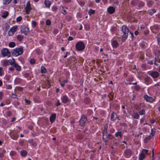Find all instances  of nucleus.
I'll use <instances>...</instances> for the list:
<instances>
[{
  "instance_id": "1",
  "label": "nucleus",
  "mask_w": 160,
  "mask_h": 160,
  "mask_svg": "<svg viewBox=\"0 0 160 160\" xmlns=\"http://www.w3.org/2000/svg\"><path fill=\"white\" fill-rule=\"evenodd\" d=\"M122 31L123 35L122 39V41L124 42L128 36L129 30L126 26H123L122 27Z\"/></svg>"
},
{
  "instance_id": "2",
  "label": "nucleus",
  "mask_w": 160,
  "mask_h": 160,
  "mask_svg": "<svg viewBox=\"0 0 160 160\" xmlns=\"http://www.w3.org/2000/svg\"><path fill=\"white\" fill-rule=\"evenodd\" d=\"M75 47L77 50L79 51H81L85 48V45L83 42L80 41L76 43Z\"/></svg>"
},
{
  "instance_id": "3",
  "label": "nucleus",
  "mask_w": 160,
  "mask_h": 160,
  "mask_svg": "<svg viewBox=\"0 0 160 160\" xmlns=\"http://www.w3.org/2000/svg\"><path fill=\"white\" fill-rule=\"evenodd\" d=\"M23 48H15L12 52V54L16 57L21 54L23 52Z\"/></svg>"
},
{
  "instance_id": "4",
  "label": "nucleus",
  "mask_w": 160,
  "mask_h": 160,
  "mask_svg": "<svg viewBox=\"0 0 160 160\" xmlns=\"http://www.w3.org/2000/svg\"><path fill=\"white\" fill-rule=\"evenodd\" d=\"M107 129H104L103 131V139L104 142H105V145L106 144V142L109 137L111 136L110 134H108L107 133Z\"/></svg>"
},
{
  "instance_id": "5",
  "label": "nucleus",
  "mask_w": 160,
  "mask_h": 160,
  "mask_svg": "<svg viewBox=\"0 0 160 160\" xmlns=\"http://www.w3.org/2000/svg\"><path fill=\"white\" fill-rule=\"evenodd\" d=\"M1 54L2 56L4 57H9L10 56L11 54L8 50L6 48H3L1 50Z\"/></svg>"
},
{
  "instance_id": "6",
  "label": "nucleus",
  "mask_w": 160,
  "mask_h": 160,
  "mask_svg": "<svg viewBox=\"0 0 160 160\" xmlns=\"http://www.w3.org/2000/svg\"><path fill=\"white\" fill-rule=\"evenodd\" d=\"M20 31L22 33H24L25 35H26L29 32V29L28 27L26 26H21Z\"/></svg>"
},
{
  "instance_id": "7",
  "label": "nucleus",
  "mask_w": 160,
  "mask_h": 160,
  "mask_svg": "<svg viewBox=\"0 0 160 160\" xmlns=\"http://www.w3.org/2000/svg\"><path fill=\"white\" fill-rule=\"evenodd\" d=\"M18 28V26L17 25L14 26L11 28L8 31V34L9 36H12L14 33V32L16 31Z\"/></svg>"
},
{
  "instance_id": "8",
  "label": "nucleus",
  "mask_w": 160,
  "mask_h": 160,
  "mask_svg": "<svg viewBox=\"0 0 160 160\" xmlns=\"http://www.w3.org/2000/svg\"><path fill=\"white\" fill-rule=\"evenodd\" d=\"M148 150L142 149V153L140 154L139 160H143L145 158V154L148 153Z\"/></svg>"
},
{
  "instance_id": "9",
  "label": "nucleus",
  "mask_w": 160,
  "mask_h": 160,
  "mask_svg": "<svg viewBox=\"0 0 160 160\" xmlns=\"http://www.w3.org/2000/svg\"><path fill=\"white\" fill-rule=\"evenodd\" d=\"M25 12L27 14H28L29 13L32 8L31 6V4L30 1H28L26 3V6L25 8Z\"/></svg>"
},
{
  "instance_id": "10",
  "label": "nucleus",
  "mask_w": 160,
  "mask_h": 160,
  "mask_svg": "<svg viewBox=\"0 0 160 160\" xmlns=\"http://www.w3.org/2000/svg\"><path fill=\"white\" fill-rule=\"evenodd\" d=\"M148 74L152 76L153 78H156L158 77L159 74L158 72L156 71H151L148 72Z\"/></svg>"
},
{
  "instance_id": "11",
  "label": "nucleus",
  "mask_w": 160,
  "mask_h": 160,
  "mask_svg": "<svg viewBox=\"0 0 160 160\" xmlns=\"http://www.w3.org/2000/svg\"><path fill=\"white\" fill-rule=\"evenodd\" d=\"M87 120L86 117L84 115H83L79 121L80 125H82L84 124Z\"/></svg>"
},
{
  "instance_id": "12",
  "label": "nucleus",
  "mask_w": 160,
  "mask_h": 160,
  "mask_svg": "<svg viewBox=\"0 0 160 160\" xmlns=\"http://www.w3.org/2000/svg\"><path fill=\"white\" fill-rule=\"evenodd\" d=\"M61 99L62 102L64 103H67L69 101L68 96L66 95H64L61 98Z\"/></svg>"
},
{
  "instance_id": "13",
  "label": "nucleus",
  "mask_w": 160,
  "mask_h": 160,
  "mask_svg": "<svg viewBox=\"0 0 160 160\" xmlns=\"http://www.w3.org/2000/svg\"><path fill=\"white\" fill-rule=\"evenodd\" d=\"M144 98L147 102H152L153 101V98L151 97L148 96L147 95H145Z\"/></svg>"
},
{
  "instance_id": "14",
  "label": "nucleus",
  "mask_w": 160,
  "mask_h": 160,
  "mask_svg": "<svg viewBox=\"0 0 160 160\" xmlns=\"http://www.w3.org/2000/svg\"><path fill=\"white\" fill-rule=\"evenodd\" d=\"M124 154L125 156L127 158L130 157L132 154L131 151L129 149H126L124 152Z\"/></svg>"
},
{
  "instance_id": "15",
  "label": "nucleus",
  "mask_w": 160,
  "mask_h": 160,
  "mask_svg": "<svg viewBox=\"0 0 160 160\" xmlns=\"http://www.w3.org/2000/svg\"><path fill=\"white\" fill-rule=\"evenodd\" d=\"M56 114L55 113H53L50 115L49 119L50 122L52 123L54 121L56 118Z\"/></svg>"
},
{
  "instance_id": "16",
  "label": "nucleus",
  "mask_w": 160,
  "mask_h": 160,
  "mask_svg": "<svg viewBox=\"0 0 160 160\" xmlns=\"http://www.w3.org/2000/svg\"><path fill=\"white\" fill-rule=\"evenodd\" d=\"M111 44L113 48H116L118 46V43L116 40H113L111 41Z\"/></svg>"
},
{
  "instance_id": "17",
  "label": "nucleus",
  "mask_w": 160,
  "mask_h": 160,
  "mask_svg": "<svg viewBox=\"0 0 160 160\" xmlns=\"http://www.w3.org/2000/svg\"><path fill=\"white\" fill-rule=\"evenodd\" d=\"M115 11V8L112 6L109 7L108 9V11L110 14L113 13Z\"/></svg>"
},
{
  "instance_id": "18",
  "label": "nucleus",
  "mask_w": 160,
  "mask_h": 160,
  "mask_svg": "<svg viewBox=\"0 0 160 160\" xmlns=\"http://www.w3.org/2000/svg\"><path fill=\"white\" fill-rule=\"evenodd\" d=\"M44 3L46 7L48 8H50L52 4L51 2L49 0H45Z\"/></svg>"
},
{
  "instance_id": "19",
  "label": "nucleus",
  "mask_w": 160,
  "mask_h": 160,
  "mask_svg": "<svg viewBox=\"0 0 160 160\" xmlns=\"http://www.w3.org/2000/svg\"><path fill=\"white\" fill-rule=\"evenodd\" d=\"M117 118H119L117 117V115L114 112H112L111 114V120L112 121H114Z\"/></svg>"
},
{
  "instance_id": "20",
  "label": "nucleus",
  "mask_w": 160,
  "mask_h": 160,
  "mask_svg": "<svg viewBox=\"0 0 160 160\" xmlns=\"http://www.w3.org/2000/svg\"><path fill=\"white\" fill-rule=\"evenodd\" d=\"M11 138L14 140H16L18 139V135L16 133H13L11 136Z\"/></svg>"
},
{
  "instance_id": "21",
  "label": "nucleus",
  "mask_w": 160,
  "mask_h": 160,
  "mask_svg": "<svg viewBox=\"0 0 160 160\" xmlns=\"http://www.w3.org/2000/svg\"><path fill=\"white\" fill-rule=\"evenodd\" d=\"M59 82L61 86L63 87L64 86L65 84L68 82V80L66 79L61 81L60 80H59Z\"/></svg>"
},
{
  "instance_id": "22",
  "label": "nucleus",
  "mask_w": 160,
  "mask_h": 160,
  "mask_svg": "<svg viewBox=\"0 0 160 160\" xmlns=\"http://www.w3.org/2000/svg\"><path fill=\"white\" fill-rule=\"evenodd\" d=\"M13 66L15 68L16 70L18 71H20L21 70V68L18 63L15 62Z\"/></svg>"
},
{
  "instance_id": "23",
  "label": "nucleus",
  "mask_w": 160,
  "mask_h": 160,
  "mask_svg": "<svg viewBox=\"0 0 160 160\" xmlns=\"http://www.w3.org/2000/svg\"><path fill=\"white\" fill-rule=\"evenodd\" d=\"M8 61L9 65H14L15 63V60L14 58H12V59L8 60Z\"/></svg>"
},
{
  "instance_id": "24",
  "label": "nucleus",
  "mask_w": 160,
  "mask_h": 160,
  "mask_svg": "<svg viewBox=\"0 0 160 160\" xmlns=\"http://www.w3.org/2000/svg\"><path fill=\"white\" fill-rule=\"evenodd\" d=\"M8 12L7 11H5L2 13V17L3 18H6L8 15Z\"/></svg>"
},
{
  "instance_id": "25",
  "label": "nucleus",
  "mask_w": 160,
  "mask_h": 160,
  "mask_svg": "<svg viewBox=\"0 0 160 160\" xmlns=\"http://www.w3.org/2000/svg\"><path fill=\"white\" fill-rule=\"evenodd\" d=\"M27 154V152L26 151L22 150L20 154L22 157H24L26 156Z\"/></svg>"
},
{
  "instance_id": "26",
  "label": "nucleus",
  "mask_w": 160,
  "mask_h": 160,
  "mask_svg": "<svg viewBox=\"0 0 160 160\" xmlns=\"http://www.w3.org/2000/svg\"><path fill=\"white\" fill-rule=\"evenodd\" d=\"M156 12V11L155 9H151L148 11V13L149 14L152 16Z\"/></svg>"
},
{
  "instance_id": "27",
  "label": "nucleus",
  "mask_w": 160,
  "mask_h": 160,
  "mask_svg": "<svg viewBox=\"0 0 160 160\" xmlns=\"http://www.w3.org/2000/svg\"><path fill=\"white\" fill-rule=\"evenodd\" d=\"M132 116L134 118L138 119L139 118V116L138 114L136 113H134L132 115Z\"/></svg>"
},
{
  "instance_id": "28",
  "label": "nucleus",
  "mask_w": 160,
  "mask_h": 160,
  "mask_svg": "<svg viewBox=\"0 0 160 160\" xmlns=\"http://www.w3.org/2000/svg\"><path fill=\"white\" fill-rule=\"evenodd\" d=\"M41 72L42 73H45L46 72V69L43 66H42L41 68Z\"/></svg>"
},
{
  "instance_id": "29",
  "label": "nucleus",
  "mask_w": 160,
  "mask_h": 160,
  "mask_svg": "<svg viewBox=\"0 0 160 160\" xmlns=\"http://www.w3.org/2000/svg\"><path fill=\"white\" fill-rule=\"evenodd\" d=\"M16 46V44L14 42H10L9 44V46L10 48H13Z\"/></svg>"
},
{
  "instance_id": "30",
  "label": "nucleus",
  "mask_w": 160,
  "mask_h": 160,
  "mask_svg": "<svg viewBox=\"0 0 160 160\" xmlns=\"http://www.w3.org/2000/svg\"><path fill=\"white\" fill-rule=\"evenodd\" d=\"M115 135L116 137L119 136L120 137H121L122 136V134L121 132L118 131L115 133Z\"/></svg>"
},
{
  "instance_id": "31",
  "label": "nucleus",
  "mask_w": 160,
  "mask_h": 160,
  "mask_svg": "<svg viewBox=\"0 0 160 160\" xmlns=\"http://www.w3.org/2000/svg\"><path fill=\"white\" fill-rule=\"evenodd\" d=\"M23 37L20 35H18L17 36V38L18 40L21 41L23 39Z\"/></svg>"
},
{
  "instance_id": "32",
  "label": "nucleus",
  "mask_w": 160,
  "mask_h": 160,
  "mask_svg": "<svg viewBox=\"0 0 160 160\" xmlns=\"http://www.w3.org/2000/svg\"><path fill=\"white\" fill-rule=\"evenodd\" d=\"M95 11L94 10L90 9L88 11V14L90 15H92L94 14L95 13Z\"/></svg>"
},
{
  "instance_id": "33",
  "label": "nucleus",
  "mask_w": 160,
  "mask_h": 160,
  "mask_svg": "<svg viewBox=\"0 0 160 160\" xmlns=\"http://www.w3.org/2000/svg\"><path fill=\"white\" fill-rule=\"evenodd\" d=\"M3 66H6L9 65L8 61V60H4L3 62Z\"/></svg>"
},
{
  "instance_id": "34",
  "label": "nucleus",
  "mask_w": 160,
  "mask_h": 160,
  "mask_svg": "<svg viewBox=\"0 0 160 160\" xmlns=\"http://www.w3.org/2000/svg\"><path fill=\"white\" fill-rule=\"evenodd\" d=\"M58 9V8L57 6H54L52 8V10L53 11L56 12Z\"/></svg>"
},
{
  "instance_id": "35",
  "label": "nucleus",
  "mask_w": 160,
  "mask_h": 160,
  "mask_svg": "<svg viewBox=\"0 0 160 160\" xmlns=\"http://www.w3.org/2000/svg\"><path fill=\"white\" fill-rule=\"evenodd\" d=\"M152 136L150 135L146 137V138L144 139V141L145 142H147L149 140H150L152 137Z\"/></svg>"
},
{
  "instance_id": "36",
  "label": "nucleus",
  "mask_w": 160,
  "mask_h": 160,
  "mask_svg": "<svg viewBox=\"0 0 160 160\" xmlns=\"http://www.w3.org/2000/svg\"><path fill=\"white\" fill-rule=\"evenodd\" d=\"M31 24H32V27H34V28L37 25V23L35 21H32Z\"/></svg>"
},
{
  "instance_id": "37",
  "label": "nucleus",
  "mask_w": 160,
  "mask_h": 160,
  "mask_svg": "<svg viewBox=\"0 0 160 160\" xmlns=\"http://www.w3.org/2000/svg\"><path fill=\"white\" fill-rule=\"evenodd\" d=\"M12 0H3V3L5 4H8Z\"/></svg>"
},
{
  "instance_id": "38",
  "label": "nucleus",
  "mask_w": 160,
  "mask_h": 160,
  "mask_svg": "<svg viewBox=\"0 0 160 160\" xmlns=\"http://www.w3.org/2000/svg\"><path fill=\"white\" fill-rule=\"evenodd\" d=\"M147 5L148 7H150L152 6L153 3L152 2L149 1L147 2Z\"/></svg>"
},
{
  "instance_id": "39",
  "label": "nucleus",
  "mask_w": 160,
  "mask_h": 160,
  "mask_svg": "<svg viewBox=\"0 0 160 160\" xmlns=\"http://www.w3.org/2000/svg\"><path fill=\"white\" fill-rule=\"evenodd\" d=\"M22 19V17L21 16H19L17 18L16 21L17 22H19L21 21Z\"/></svg>"
},
{
  "instance_id": "40",
  "label": "nucleus",
  "mask_w": 160,
  "mask_h": 160,
  "mask_svg": "<svg viewBox=\"0 0 160 160\" xmlns=\"http://www.w3.org/2000/svg\"><path fill=\"white\" fill-rule=\"evenodd\" d=\"M151 132L150 133V135L152 136V137H153L155 133V130H154L153 129H152L151 130Z\"/></svg>"
},
{
  "instance_id": "41",
  "label": "nucleus",
  "mask_w": 160,
  "mask_h": 160,
  "mask_svg": "<svg viewBox=\"0 0 160 160\" xmlns=\"http://www.w3.org/2000/svg\"><path fill=\"white\" fill-rule=\"evenodd\" d=\"M5 78L7 80L8 82H10V77L9 76H6L5 77Z\"/></svg>"
},
{
  "instance_id": "42",
  "label": "nucleus",
  "mask_w": 160,
  "mask_h": 160,
  "mask_svg": "<svg viewBox=\"0 0 160 160\" xmlns=\"http://www.w3.org/2000/svg\"><path fill=\"white\" fill-rule=\"evenodd\" d=\"M139 114L140 115H144L145 114V111L144 109H142L139 112Z\"/></svg>"
},
{
  "instance_id": "43",
  "label": "nucleus",
  "mask_w": 160,
  "mask_h": 160,
  "mask_svg": "<svg viewBox=\"0 0 160 160\" xmlns=\"http://www.w3.org/2000/svg\"><path fill=\"white\" fill-rule=\"evenodd\" d=\"M51 21L50 20L48 19L46 21V24L47 25H49L51 24Z\"/></svg>"
},
{
  "instance_id": "44",
  "label": "nucleus",
  "mask_w": 160,
  "mask_h": 160,
  "mask_svg": "<svg viewBox=\"0 0 160 160\" xmlns=\"http://www.w3.org/2000/svg\"><path fill=\"white\" fill-rule=\"evenodd\" d=\"M25 103L28 105L30 104L31 103V102L30 100H28L27 99H25Z\"/></svg>"
},
{
  "instance_id": "45",
  "label": "nucleus",
  "mask_w": 160,
  "mask_h": 160,
  "mask_svg": "<svg viewBox=\"0 0 160 160\" xmlns=\"http://www.w3.org/2000/svg\"><path fill=\"white\" fill-rule=\"evenodd\" d=\"M84 28L86 30H88L89 29V26L88 24H86L85 25Z\"/></svg>"
},
{
  "instance_id": "46",
  "label": "nucleus",
  "mask_w": 160,
  "mask_h": 160,
  "mask_svg": "<svg viewBox=\"0 0 160 160\" xmlns=\"http://www.w3.org/2000/svg\"><path fill=\"white\" fill-rule=\"evenodd\" d=\"M140 88V87L139 85H136L135 87V89L137 91L139 90Z\"/></svg>"
},
{
  "instance_id": "47",
  "label": "nucleus",
  "mask_w": 160,
  "mask_h": 160,
  "mask_svg": "<svg viewBox=\"0 0 160 160\" xmlns=\"http://www.w3.org/2000/svg\"><path fill=\"white\" fill-rule=\"evenodd\" d=\"M35 60L33 59H31L30 60V62L31 64H33L35 63Z\"/></svg>"
},
{
  "instance_id": "48",
  "label": "nucleus",
  "mask_w": 160,
  "mask_h": 160,
  "mask_svg": "<svg viewBox=\"0 0 160 160\" xmlns=\"http://www.w3.org/2000/svg\"><path fill=\"white\" fill-rule=\"evenodd\" d=\"M145 80L146 82H148L150 81V78L149 77H147L145 78Z\"/></svg>"
},
{
  "instance_id": "49",
  "label": "nucleus",
  "mask_w": 160,
  "mask_h": 160,
  "mask_svg": "<svg viewBox=\"0 0 160 160\" xmlns=\"http://www.w3.org/2000/svg\"><path fill=\"white\" fill-rule=\"evenodd\" d=\"M6 88L7 89H10L12 88V86L11 85H6Z\"/></svg>"
},
{
  "instance_id": "50",
  "label": "nucleus",
  "mask_w": 160,
  "mask_h": 160,
  "mask_svg": "<svg viewBox=\"0 0 160 160\" xmlns=\"http://www.w3.org/2000/svg\"><path fill=\"white\" fill-rule=\"evenodd\" d=\"M3 71L2 68V67H0V76L2 75Z\"/></svg>"
},
{
  "instance_id": "51",
  "label": "nucleus",
  "mask_w": 160,
  "mask_h": 160,
  "mask_svg": "<svg viewBox=\"0 0 160 160\" xmlns=\"http://www.w3.org/2000/svg\"><path fill=\"white\" fill-rule=\"evenodd\" d=\"M144 5V3L142 2H139V6L140 7L143 6Z\"/></svg>"
},
{
  "instance_id": "52",
  "label": "nucleus",
  "mask_w": 160,
  "mask_h": 160,
  "mask_svg": "<svg viewBox=\"0 0 160 160\" xmlns=\"http://www.w3.org/2000/svg\"><path fill=\"white\" fill-rule=\"evenodd\" d=\"M61 105V103L60 102L59 100H58L57 102L56 103V105L57 106H59Z\"/></svg>"
},
{
  "instance_id": "53",
  "label": "nucleus",
  "mask_w": 160,
  "mask_h": 160,
  "mask_svg": "<svg viewBox=\"0 0 160 160\" xmlns=\"http://www.w3.org/2000/svg\"><path fill=\"white\" fill-rule=\"evenodd\" d=\"M5 102L6 104H9L10 103V100L7 99L6 100Z\"/></svg>"
},
{
  "instance_id": "54",
  "label": "nucleus",
  "mask_w": 160,
  "mask_h": 160,
  "mask_svg": "<svg viewBox=\"0 0 160 160\" xmlns=\"http://www.w3.org/2000/svg\"><path fill=\"white\" fill-rule=\"evenodd\" d=\"M15 70L14 68L13 67H10L9 69V70L13 71Z\"/></svg>"
},
{
  "instance_id": "55",
  "label": "nucleus",
  "mask_w": 160,
  "mask_h": 160,
  "mask_svg": "<svg viewBox=\"0 0 160 160\" xmlns=\"http://www.w3.org/2000/svg\"><path fill=\"white\" fill-rule=\"evenodd\" d=\"M17 97V95L16 94H12V96H11L12 98H16Z\"/></svg>"
},
{
  "instance_id": "56",
  "label": "nucleus",
  "mask_w": 160,
  "mask_h": 160,
  "mask_svg": "<svg viewBox=\"0 0 160 160\" xmlns=\"http://www.w3.org/2000/svg\"><path fill=\"white\" fill-rule=\"evenodd\" d=\"M73 39V37H71V36L69 37L68 38V40L69 41H71V40H72Z\"/></svg>"
},
{
  "instance_id": "57",
  "label": "nucleus",
  "mask_w": 160,
  "mask_h": 160,
  "mask_svg": "<svg viewBox=\"0 0 160 160\" xmlns=\"http://www.w3.org/2000/svg\"><path fill=\"white\" fill-rule=\"evenodd\" d=\"M3 96V93L2 92H0V99H2Z\"/></svg>"
},
{
  "instance_id": "58",
  "label": "nucleus",
  "mask_w": 160,
  "mask_h": 160,
  "mask_svg": "<svg viewBox=\"0 0 160 160\" xmlns=\"http://www.w3.org/2000/svg\"><path fill=\"white\" fill-rule=\"evenodd\" d=\"M154 149H152V160H154V158H153V157H154Z\"/></svg>"
},
{
  "instance_id": "59",
  "label": "nucleus",
  "mask_w": 160,
  "mask_h": 160,
  "mask_svg": "<svg viewBox=\"0 0 160 160\" xmlns=\"http://www.w3.org/2000/svg\"><path fill=\"white\" fill-rule=\"evenodd\" d=\"M11 156H13L15 154L14 152H11L10 153Z\"/></svg>"
},
{
  "instance_id": "60",
  "label": "nucleus",
  "mask_w": 160,
  "mask_h": 160,
  "mask_svg": "<svg viewBox=\"0 0 160 160\" xmlns=\"http://www.w3.org/2000/svg\"><path fill=\"white\" fill-rule=\"evenodd\" d=\"M33 142V140L32 139H30L28 140V142L31 144Z\"/></svg>"
},
{
  "instance_id": "61",
  "label": "nucleus",
  "mask_w": 160,
  "mask_h": 160,
  "mask_svg": "<svg viewBox=\"0 0 160 160\" xmlns=\"http://www.w3.org/2000/svg\"><path fill=\"white\" fill-rule=\"evenodd\" d=\"M31 144L34 146H35L37 144L35 142L33 141L32 143H31Z\"/></svg>"
},
{
  "instance_id": "62",
  "label": "nucleus",
  "mask_w": 160,
  "mask_h": 160,
  "mask_svg": "<svg viewBox=\"0 0 160 160\" xmlns=\"http://www.w3.org/2000/svg\"><path fill=\"white\" fill-rule=\"evenodd\" d=\"M139 33L138 31H136L134 32V34L136 35H137Z\"/></svg>"
},
{
  "instance_id": "63",
  "label": "nucleus",
  "mask_w": 160,
  "mask_h": 160,
  "mask_svg": "<svg viewBox=\"0 0 160 160\" xmlns=\"http://www.w3.org/2000/svg\"><path fill=\"white\" fill-rule=\"evenodd\" d=\"M64 1L65 2L68 3L71 2V0H64Z\"/></svg>"
},
{
  "instance_id": "64",
  "label": "nucleus",
  "mask_w": 160,
  "mask_h": 160,
  "mask_svg": "<svg viewBox=\"0 0 160 160\" xmlns=\"http://www.w3.org/2000/svg\"><path fill=\"white\" fill-rule=\"evenodd\" d=\"M144 121V119L143 118H142L140 120V122L141 123H142Z\"/></svg>"
}]
</instances>
